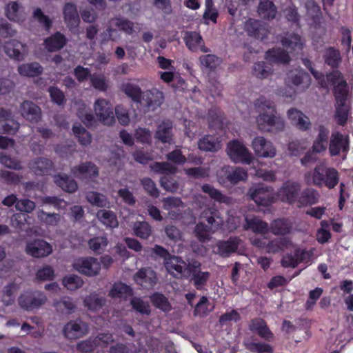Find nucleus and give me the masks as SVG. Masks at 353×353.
<instances>
[{
  "instance_id": "obj_42",
  "label": "nucleus",
  "mask_w": 353,
  "mask_h": 353,
  "mask_svg": "<svg viewBox=\"0 0 353 353\" xmlns=\"http://www.w3.org/2000/svg\"><path fill=\"white\" fill-rule=\"evenodd\" d=\"M202 190L208 194L211 199L219 203H223L227 205L232 204L233 201L231 198L223 194L219 190L215 189L209 184H205L201 187Z\"/></svg>"
},
{
  "instance_id": "obj_10",
  "label": "nucleus",
  "mask_w": 353,
  "mask_h": 353,
  "mask_svg": "<svg viewBox=\"0 0 353 353\" xmlns=\"http://www.w3.org/2000/svg\"><path fill=\"white\" fill-rule=\"evenodd\" d=\"M89 331L88 325L80 319L70 321L63 328V334L68 340H76L85 336Z\"/></svg>"
},
{
  "instance_id": "obj_46",
  "label": "nucleus",
  "mask_w": 353,
  "mask_h": 353,
  "mask_svg": "<svg viewBox=\"0 0 353 353\" xmlns=\"http://www.w3.org/2000/svg\"><path fill=\"white\" fill-rule=\"evenodd\" d=\"M132 294V290L130 286L125 283L119 282L115 283L109 291L108 296L113 299L125 298Z\"/></svg>"
},
{
  "instance_id": "obj_25",
  "label": "nucleus",
  "mask_w": 353,
  "mask_h": 353,
  "mask_svg": "<svg viewBox=\"0 0 353 353\" xmlns=\"http://www.w3.org/2000/svg\"><path fill=\"white\" fill-rule=\"evenodd\" d=\"M256 12L261 19L270 21L275 19L277 14V8L270 0H259Z\"/></svg>"
},
{
  "instance_id": "obj_9",
  "label": "nucleus",
  "mask_w": 353,
  "mask_h": 353,
  "mask_svg": "<svg viewBox=\"0 0 353 353\" xmlns=\"http://www.w3.org/2000/svg\"><path fill=\"white\" fill-rule=\"evenodd\" d=\"M72 267L80 274L90 277L98 275L101 271L100 261L92 256L76 259L72 263Z\"/></svg>"
},
{
  "instance_id": "obj_14",
  "label": "nucleus",
  "mask_w": 353,
  "mask_h": 353,
  "mask_svg": "<svg viewBox=\"0 0 353 353\" xmlns=\"http://www.w3.org/2000/svg\"><path fill=\"white\" fill-rule=\"evenodd\" d=\"M248 178L247 172L242 168H236L232 171L228 167L221 168L217 173L218 181L221 184H225L227 181L232 184L245 181Z\"/></svg>"
},
{
  "instance_id": "obj_43",
  "label": "nucleus",
  "mask_w": 353,
  "mask_h": 353,
  "mask_svg": "<svg viewBox=\"0 0 353 353\" xmlns=\"http://www.w3.org/2000/svg\"><path fill=\"white\" fill-rule=\"evenodd\" d=\"M245 230H251L256 233L263 234L268 230V225L256 217L245 218Z\"/></svg>"
},
{
  "instance_id": "obj_21",
  "label": "nucleus",
  "mask_w": 353,
  "mask_h": 353,
  "mask_svg": "<svg viewBox=\"0 0 353 353\" xmlns=\"http://www.w3.org/2000/svg\"><path fill=\"white\" fill-rule=\"evenodd\" d=\"M21 116L32 123H37L41 118V108L30 101H25L20 105Z\"/></svg>"
},
{
  "instance_id": "obj_3",
  "label": "nucleus",
  "mask_w": 353,
  "mask_h": 353,
  "mask_svg": "<svg viewBox=\"0 0 353 353\" xmlns=\"http://www.w3.org/2000/svg\"><path fill=\"white\" fill-rule=\"evenodd\" d=\"M223 219L219 212L214 208H205L199 216V223L196 225L194 233L200 241L209 239V233L214 232L222 226Z\"/></svg>"
},
{
  "instance_id": "obj_57",
  "label": "nucleus",
  "mask_w": 353,
  "mask_h": 353,
  "mask_svg": "<svg viewBox=\"0 0 353 353\" xmlns=\"http://www.w3.org/2000/svg\"><path fill=\"white\" fill-rule=\"evenodd\" d=\"M56 309L65 314H71L76 310V305L69 297H65L54 303Z\"/></svg>"
},
{
  "instance_id": "obj_62",
  "label": "nucleus",
  "mask_w": 353,
  "mask_h": 353,
  "mask_svg": "<svg viewBox=\"0 0 353 353\" xmlns=\"http://www.w3.org/2000/svg\"><path fill=\"white\" fill-rule=\"evenodd\" d=\"M130 305L137 312L143 314H149L150 312V305L143 301L141 299L134 297L130 301Z\"/></svg>"
},
{
  "instance_id": "obj_16",
  "label": "nucleus",
  "mask_w": 353,
  "mask_h": 353,
  "mask_svg": "<svg viewBox=\"0 0 353 353\" xmlns=\"http://www.w3.org/2000/svg\"><path fill=\"white\" fill-rule=\"evenodd\" d=\"M163 208L168 211V216L172 219H178L182 215V211L185 207V203L179 197L169 196L162 199Z\"/></svg>"
},
{
  "instance_id": "obj_50",
  "label": "nucleus",
  "mask_w": 353,
  "mask_h": 353,
  "mask_svg": "<svg viewBox=\"0 0 353 353\" xmlns=\"http://www.w3.org/2000/svg\"><path fill=\"white\" fill-rule=\"evenodd\" d=\"M18 287L14 283H9L3 288L1 295V301L5 306L12 305L15 301V292Z\"/></svg>"
},
{
  "instance_id": "obj_64",
  "label": "nucleus",
  "mask_w": 353,
  "mask_h": 353,
  "mask_svg": "<svg viewBox=\"0 0 353 353\" xmlns=\"http://www.w3.org/2000/svg\"><path fill=\"white\" fill-rule=\"evenodd\" d=\"M33 18L37 20L40 25L46 30H49L52 26L51 19L40 8H36L33 12Z\"/></svg>"
},
{
  "instance_id": "obj_28",
  "label": "nucleus",
  "mask_w": 353,
  "mask_h": 353,
  "mask_svg": "<svg viewBox=\"0 0 353 353\" xmlns=\"http://www.w3.org/2000/svg\"><path fill=\"white\" fill-rule=\"evenodd\" d=\"M318 134L314 141L312 150L316 153H321L327 149L329 130L323 125H320L317 128Z\"/></svg>"
},
{
  "instance_id": "obj_7",
  "label": "nucleus",
  "mask_w": 353,
  "mask_h": 353,
  "mask_svg": "<svg viewBox=\"0 0 353 353\" xmlns=\"http://www.w3.org/2000/svg\"><path fill=\"white\" fill-rule=\"evenodd\" d=\"M226 152L230 159L234 163L250 164L254 159L245 145L238 140L230 141L227 145Z\"/></svg>"
},
{
  "instance_id": "obj_49",
  "label": "nucleus",
  "mask_w": 353,
  "mask_h": 353,
  "mask_svg": "<svg viewBox=\"0 0 353 353\" xmlns=\"http://www.w3.org/2000/svg\"><path fill=\"white\" fill-rule=\"evenodd\" d=\"M39 220L47 226H56L61 221V215L57 213H48L43 210L37 212Z\"/></svg>"
},
{
  "instance_id": "obj_29",
  "label": "nucleus",
  "mask_w": 353,
  "mask_h": 353,
  "mask_svg": "<svg viewBox=\"0 0 353 353\" xmlns=\"http://www.w3.org/2000/svg\"><path fill=\"white\" fill-rule=\"evenodd\" d=\"M249 329L252 332H257L260 337L265 340L270 341L274 339L273 333L268 328L265 321L261 319L252 320L249 324Z\"/></svg>"
},
{
  "instance_id": "obj_48",
  "label": "nucleus",
  "mask_w": 353,
  "mask_h": 353,
  "mask_svg": "<svg viewBox=\"0 0 353 353\" xmlns=\"http://www.w3.org/2000/svg\"><path fill=\"white\" fill-rule=\"evenodd\" d=\"M200 268L193 269L190 273V278H192L194 285L196 289L199 290L205 285L209 279L210 273L208 272L199 271Z\"/></svg>"
},
{
  "instance_id": "obj_5",
  "label": "nucleus",
  "mask_w": 353,
  "mask_h": 353,
  "mask_svg": "<svg viewBox=\"0 0 353 353\" xmlns=\"http://www.w3.org/2000/svg\"><path fill=\"white\" fill-rule=\"evenodd\" d=\"M164 265L167 271L177 279H189L192 270L201 267V263L198 261L192 260L186 263L181 257L176 256L166 259Z\"/></svg>"
},
{
  "instance_id": "obj_6",
  "label": "nucleus",
  "mask_w": 353,
  "mask_h": 353,
  "mask_svg": "<svg viewBox=\"0 0 353 353\" xmlns=\"http://www.w3.org/2000/svg\"><path fill=\"white\" fill-rule=\"evenodd\" d=\"M150 167L152 172L163 174L160 179V184L164 190L170 192H176L179 188L178 183L170 175L176 172L175 165L168 162H155Z\"/></svg>"
},
{
  "instance_id": "obj_17",
  "label": "nucleus",
  "mask_w": 353,
  "mask_h": 353,
  "mask_svg": "<svg viewBox=\"0 0 353 353\" xmlns=\"http://www.w3.org/2000/svg\"><path fill=\"white\" fill-rule=\"evenodd\" d=\"M249 195L257 205H269L273 201L274 193L268 187L254 186L250 189Z\"/></svg>"
},
{
  "instance_id": "obj_38",
  "label": "nucleus",
  "mask_w": 353,
  "mask_h": 353,
  "mask_svg": "<svg viewBox=\"0 0 353 353\" xmlns=\"http://www.w3.org/2000/svg\"><path fill=\"white\" fill-rule=\"evenodd\" d=\"M283 46L290 52L300 51L302 49L303 43L301 37L296 34H288L286 37L282 38L281 41Z\"/></svg>"
},
{
  "instance_id": "obj_18",
  "label": "nucleus",
  "mask_w": 353,
  "mask_h": 353,
  "mask_svg": "<svg viewBox=\"0 0 353 353\" xmlns=\"http://www.w3.org/2000/svg\"><path fill=\"white\" fill-rule=\"evenodd\" d=\"M349 149V137L339 132H334L331 135L329 151L332 156H336L340 152H345Z\"/></svg>"
},
{
  "instance_id": "obj_45",
  "label": "nucleus",
  "mask_w": 353,
  "mask_h": 353,
  "mask_svg": "<svg viewBox=\"0 0 353 353\" xmlns=\"http://www.w3.org/2000/svg\"><path fill=\"white\" fill-rule=\"evenodd\" d=\"M54 181L58 186L65 192L72 193L77 190L76 181L69 179L66 175H57L54 176Z\"/></svg>"
},
{
  "instance_id": "obj_12",
  "label": "nucleus",
  "mask_w": 353,
  "mask_h": 353,
  "mask_svg": "<svg viewBox=\"0 0 353 353\" xmlns=\"http://www.w3.org/2000/svg\"><path fill=\"white\" fill-rule=\"evenodd\" d=\"M112 105L105 99H97L94 105V110L98 119L104 125H110L115 122Z\"/></svg>"
},
{
  "instance_id": "obj_8",
  "label": "nucleus",
  "mask_w": 353,
  "mask_h": 353,
  "mask_svg": "<svg viewBox=\"0 0 353 353\" xmlns=\"http://www.w3.org/2000/svg\"><path fill=\"white\" fill-rule=\"evenodd\" d=\"M47 301L46 295L39 291H26L18 298L19 306L26 310L31 311L42 306Z\"/></svg>"
},
{
  "instance_id": "obj_54",
  "label": "nucleus",
  "mask_w": 353,
  "mask_h": 353,
  "mask_svg": "<svg viewBox=\"0 0 353 353\" xmlns=\"http://www.w3.org/2000/svg\"><path fill=\"white\" fill-rule=\"evenodd\" d=\"M290 244H291V241L286 238L268 241L265 251L268 253H277Z\"/></svg>"
},
{
  "instance_id": "obj_58",
  "label": "nucleus",
  "mask_w": 353,
  "mask_h": 353,
  "mask_svg": "<svg viewBox=\"0 0 353 353\" xmlns=\"http://www.w3.org/2000/svg\"><path fill=\"white\" fill-rule=\"evenodd\" d=\"M151 301L155 307L163 312H169L171 310V305L168 299L161 294L156 293L152 295Z\"/></svg>"
},
{
  "instance_id": "obj_32",
  "label": "nucleus",
  "mask_w": 353,
  "mask_h": 353,
  "mask_svg": "<svg viewBox=\"0 0 353 353\" xmlns=\"http://www.w3.org/2000/svg\"><path fill=\"white\" fill-rule=\"evenodd\" d=\"M245 27L250 35L261 41L267 38L268 31L260 21L250 19L246 22Z\"/></svg>"
},
{
  "instance_id": "obj_13",
  "label": "nucleus",
  "mask_w": 353,
  "mask_h": 353,
  "mask_svg": "<svg viewBox=\"0 0 353 353\" xmlns=\"http://www.w3.org/2000/svg\"><path fill=\"white\" fill-rule=\"evenodd\" d=\"M52 245L43 239H34L26 243L25 252L34 258H43L52 252Z\"/></svg>"
},
{
  "instance_id": "obj_37",
  "label": "nucleus",
  "mask_w": 353,
  "mask_h": 353,
  "mask_svg": "<svg viewBox=\"0 0 353 353\" xmlns=\"http://www.w3.org/2000/svg\"><path fill=\"white\" fill-rule=\"evenodd\" d=\"M87 201L92 206L98 208H108L110 201L107 196L95 191H89L85 194Z\"/></svg>"
},
{
  "instance_id": "obj_60",
  "label": "nucleus",
  "mask_w": 353,
  "mask_h": 353,
  "mask_svg": "<svg viewBox=\"0 0 353 353\" xmlns=\"http://www.w3.org/2000/svg\"><path fill=\"white\" fill-rule=\"evenodd\" d=\"M330 224L326 221L321 222V228L317 230L316 240L320 243H325L329 241L331 234L329 230Z\"/></svg>"
},
{
  "instance_id": "obj_31",
  "label": "nucleus",
  "mask_w": 353,
  "mask_h": 353,
  "mask_svg": "<svg viewBox=\"0 0 353 353\" xmlns=\"http://www.w3.org/2000/svg\"><path fill=\"white\" fill-rule=\"evenodd\" d=\"M265 59L270 64H288L290 57L285 50L281 48L269 50L265 53Z\"/></svg>"
},
{
  "instance_id": "obj_20",
  "label": "nucleus",
  "mask_w": 353,
  "mask_h": 353,
  "mask_svg": "<svg viewBox=\"0 0 353 353\" xmlns=\"http://www.w3.org/2000/svg\"><path fill=\"white\" fill-rule=\"evenodd\" d=\"M135 282L144 288H151L157 283L156 273L150 268L140 269L134 276Z\"/></svg>"
},
{
  "instance_id": "obj_44",
  "label": "nucleus",
  "mask_w": 353,
  "mask_h": 353,
  "mask_svg": "<svg viewBox=\"0 0 353 353\" xmlns=\"http://www.w3.org/2000/svg\"><path fill=\"white\" fill-rule=\"evenodd\" d=\"M97 217L100 222L108 227L117 228L119 225L117 218L112 211L100 210L97 212Z\"/></svg>"
},
{
  "instance_id": "obj_1",
  "label": "nucleus",
  "mask_w": 353,
  "mask_h": 353,
  "mask_svg": "<svg viewBox=\"0 0 353 353\" xmlns=\"http://www.w3.org/2000/svg\"><path fill=\"white\" fill-rule=\"evenodd\" d=\"M310 69L311 72L321 87L334 86V92L336 101L335 119L339 125H345L349 111L348 106L345 103L347 94L346 81L338 70H333L330 73H327L325 76L323 72L318 71L316 68H310Z\"/></svg>"
},
{
  "instance_id": "obj_51",
  "label": "nucleus",
  "mask_w": 353,
  "mask_h": 353,
  "mask_svg": "<svg viewBox=\"0 0 353 353\" xmlns=\"http://www.w3.org/2000/svg\"><path fill=\"white\" fill-rule=\"evenodd\" d=\"M198 145L200 150L209 152H215L221 148L219 141L210 136H206L201 139Z\"/></svg>"
},
{
  "instance_id": "obj_40",
  "label": "nucleus",
  "mask_w": 353,
  "mask_h": 353,
  "mask_svg": "<svg viewBox=\"0 0 353 353\" xmlns=\"http://www.w3.org/2000/svg\"><path fill=\"white\" fill-rule=\"evenodd\" d=\"M239 243V240L236 238L230 239L225 241H220L217 243L218 252L221 256L227 257L237 250Z\"/></svg>"
},
{
  "instance_id": "obj_26",
  "label": "nucleus",
  "mask_w": 353,
  "mask_h": 353,
  "mask_svg": "<svg viewBox=\"0 0 353 353\" xmlns=\"http://www.w3.org/2000/svg\"><path fill=\"white\" fill-rule=\"evenodd\" d=\"M71 108L77 112L78 117L87 126H92L95 122L94 116L88 112L87 105L81 100L72 101Z\"/></svg>"
},
{
  "instance_id": "obj_11",
  "label": "nucleus",
  "mask_w": 353,
  "mask_h": 353,
  "mask_svg": "<svg viewBox=\"0 0 353 353\" xmlns=\"http://www.w3.org/2000/svg\"><path fill=\"white\" fill-rule=\"evenodd\" d=\"M251 147L258 157L273 158L276 154V150L273 143L261 136L253 139Z\"/></svg>"
},
{
  "instance_id": "obj_47",
  "label": "nucleus",
  "mask_w": 353,
  "mask_h": 353,
  "mask_svg": "<svg viewBox=\"0 0 353 353\" xmlns=\"http://www.w3.org/2000/svg\"><path fill=\"white\" fill-rule=\"evenodd\" d=\"M243 345L247 350L254 353H272L273 352V348L270 345L262 342L247 340L243 341Z\"/></svg>"
},
{
  "instance_id": "obj_24",
  "label": "nucleus",
  "mask_w": 353,
  "mask_h": 353,
  "mask_svg": "<svg viewBox=\"0 0 353 353\" xmlns=\"http://www.w3.org/2000/svg\"><path fill=\"white\" fill-rule=\"evenodd\" d=\"M64 21L70 30H75L79 24L80 19L77 12V7L72 3H66L63 9Z\"/></svg>"
},
{
  "instance_id": "obj_36",
  "label": "nucleus",
  "mask_w": 353,
  "mask_h": 353,
  "mask_svg": "<svg viewBox=\"0 0 353 353\" xmlns=\"http://www.w3.org/2000/svg\"><path fill=\"white\" fill-rule=\"evenodd\" d=\"M270 230L274 235H286L292 231V223L288 219H276L271 223Z\"/></svg>"
},
{
  "instance_id": "obj_23",
  "label": "nucleus",
  "mask_w": 353,
  "mask_h": 353,
  "mask_svg": "<svg viewBox=\"0 0 353 353\" xmlns=\"http://www.w3.org/2000/svg\"><path fill=\"white\" fill-rule=\"evenodd\" d=\"M287 114L291 123L299 130L306 131L311 128L310 119L300 110L296 108H290L288 110Z\"/></svg>"
},
{
  "instance_id": "obj_61",
  "label": "nucleus",
  "mask_w": 353,
  "mask_h": 353,
  "mask_svg": "<svg viewBox=\"0 0 353 353\" xmlns=\"http://www.w3.org/2000/svg\"><path fill=\"white\" fill-rule=\"evenodd\" d=\"M325 63L330 66H337L341 61L340 53L334 48H329L324 54Z\"/></svg>"
},
{
  "instance_id": "obj_53",
  "label": "nucleus",
  "mask_w": 353,
  "mask_h": 353,
  "mask_svg": "<svg viewBox=\"0 0 353 353\" xmlns=\"http://www.w3.org/2000/svg\"><path fill=\"white\" fill-rule=\"evenodd\" d=\"M72 132L82 145L86 146L91 143L90 134L81 124H74L72 127Z\"/></svg>"
},
{
  "instance_id": "obj_2",
  "label": "nucleus",
  "mask_w": 353,
  "mask_h": 353,
  "mask_svg": "<svg viewBox=\"0 0 353 353\" xmlns=\"http://www.w3.org/2000/svg\"><path fill=\"white\" fill-rule=\"evenodd\" d=\"M256 105L259 114L256 119L257 128L262 132L277 133L284 130L285 121L277 114L272 101L259 99Z\"/></svg>"
},
{
  "instance_id": "obj_19",
  "label": "nucleus",
  "mask_w": 353,
  "mask_h": 353,
  "mask_svg": "<svg viewBox=\"0 0 353 353\" xmlns=\"http://www.w3.org/2000/svg\"><path fill=\"white\" fill-rule=\"evenodd\" d=\"M71 172L79 179H89L98 176L99 169L93 163L85 162L73 167Z\"/></svg>"
},
{
  "instance_id": "obj_52",
  "label": "nucleus",
  "mask_w": 353,
  "mask_h": 353,
  "mask_svg": "<svg viewBox=\"0 0 353 353\" xmlns=\"http://www.w3.org/2000/svg\"><path fill=\"white\" fill-rule=\"evenodd\" d=\"M134 234L139 238L148 239L152 233V228L148 223L145 221H137L134 223Z\"/></svg>"
},
{
  "instance_id": "obj_34",
  "label": "nucleus",
  "mask_w": 353,
  "mask_h": 353,
  "mask_svg": "<svg viewBox=\"0 0 353 353\" xmlns=\"http://www.w3.org/2000/svg\"><path fill=\"white\" fill-rule=\"evenodd\" d=\"M67 43L65 37L59 32H56L44 41L46 48L50 52H54L63 48Z\"/></svg>"
},
{
  "instance_id": "obj_27",
  "label": "nucleus",
  "mask_w": 353,
  "mask_h": 353,
  "mask_svg": "<svg viewBox=\"0 0 353 353\" xmlns=\"http://www.w3.org/2000/svg\"><path fill=\"white\" fill-rule=\"evenodd\" d=\"M309 83L308 74L300 70L299 68H295L290 70L286 74L285 78V83L287 85H292V86H298L301 83Z\"/></svg>"
},
{
  "instance_id": "obj_15",
  "label": "nucleus",
  "mask_w": 353,
  "mask_h": 353,
  "mask_svg": "<svg viewBox=\"0 0 353 353\" xmlns=\"http://www.w3.org/2000/svg\"><path fill=\"white\" fill-rule=\"evenodd\" d=\"M301 185L299 183L288 181L283 183L278 192V196L282 201L294 203L299 194Z\"/></svg>"
},
{
  "instance_id": "obj_56",
  "label": "nucleus",
  "mask_w": 353,
  "mask_h": 353,
  "mask_svg": "<svg viewBox=\"0 0 353 353\" xmlns=\"http://www.w3.org/2000/svg\"><path fill=\"white\" fill-rule=\"evenodd\" d=\"M319 199V192L314 189L308 188L302 192L299 202L301 204L313 205L318 202Z\"/></svg>"
},
{
  "instance_id": "obj_55",
  "label": "nucleus",
  "mask_w": 353,
  "mask_h": 353,
  "mask_svg": "<svg viewBox=\"0 0 353 353\" xmlns=\"http://www.w3.org/2000/svg\"><path fill=\"white\" fill-rule=\"evenodd\" d=\"M123 91L130 97L134 101L141 103L143 93L138 85L126 83L122 86Z\"/></svg>"
},
{
  "instance_id": "obj_41",
  "label": "nucleus",
  "mask_w": 353,
  "mask_h": 353,
  "mask_svg": "<svg viewBox=\"0 0 353 353\" xmlns=\"http://www.w3.org/2000/svg\"><path fill=\"white\" fill-rule=\"evenodd\" d=\"M6 16L10 21L20 22L23 21L21 6L17 1H11L5 7Z\"/></svg>"
},
{
  "instance_id": "obj_4",
  "label": "nucleus",
  "mask_w": 353,
  "mask_h": 353,
  "mask_svg": "<svg viewBox=\"0 0 353 353\" xmlns=\"http://www.w3.org/2000/svg\"><path fill=\"white\" fill-rule=\"evenodd\" d=\"M327 174L330 178V181H326V187L330 189L334 188L339 183V172L334 168L327 166L325 163H321L313 170L307 172L304 174L305 182L307 185L322 187L324 185L323 174Z\"/></svg>"
},
{
  "instance_id": "obj_35",
  "label": "nucleus",
  "mask_w": 353,
  "mask_h": 353,
  "mask_svg": "<svg viewBox=\"0 0 353 353\" xmlns=\"http://www.w3.org/2000/svg\"><path fill=\"white\" fill-rule=\"evenodd\" d=\"M29 166L35 174L44 175L51 170L52 163L48 159L38 158L31 161Z\"/></svg>"
},
{
  "instance_id": "obj_39",
  "label": "nucleus",
  "mask_w": 353,
  "mask_h": 353,
  "mask_svg": "<svg viewBox=\"0 0 353 353\" xmlns=\"http://www.w3.org/2000/svg\"><path fill=\"white\" fill-rule=\"evenodd\" d=\"M105 298L99 296L94 293L87 296L83 300L84 306L93 312L99 310L105 305Z\"/></svg>"
},
{
  "instance_id": "obj_33",
  "label": "nucleus",
  "mask_w": 353,
  "mask_h": 353,
  "mask_svg": "<svg viewBox=\"0 0 353 353\" xmlns=\"http://www.w3.org/2000/svg\"><path fill=\"white\" fill-rule=\"evenodd\" d=\"M172 137V122L169 120L163 121L158 125L155 138L162 143H171Z\"/></svg>"
},
{
  "instance_id": "obj_59",
  "label": "nucleus",
  "mask_w": 353,
  "mask_h": 353,
  "mask_svg": "<svg viewBox=\"0 0 353 353\" xmlns=\"http://www.w3.org/2000/svg\"><path fill=\"white\" fill-rule=\"evenodd\" d=\"M63 284L69 290H75L83 284V279L77 275H69L63 280Z\"/></svg>"
},
{
  "instance_id": "obj_63",
  "label": "nucleus",
  "mask_w": 353,
  "mask_h": 353,
  "mask_svg": "<svg viewBox=\"0 0 353 353\" xmlns=\"http://www.w3.org/2000/svg\"><path fill=\"white\" fill-rule=\"evenodd\" d=\"M90 248L97 253H101L108 244V240L104 236H98L90 239L88 242Z\"/></svg>"
},
{
  "instance_id": "obj_30",
  "label": "nucleus",
  "mask_w": 353,
  "mask_h": 353,
  "mask_svg": "<svg viewBox=\"0 0 353 353\" xmlns=\"http://www.w3.org/2000/svg\"><path fill=\"white\" fill-rule=\"evenodd\" d=\"M5 52L15 60H22L26 53V46L18 41L12 40L6 42L4 46Z\"/></svg>"
},
{
  "instance_id": "obj_22",
  "label": "nucleus",
  "mask_w": 353,
  "mask_h": 353,
  "mask_svg": "<svg viewBox=\"0 0 353 353\" xmlns=\"http://www.w3.org/2000/svg\"><path fill=\"white\" fill-rule=\"evenodd\" d=\"M163 100V92L157 89H152L143 92L141 103L143 102L149 110H154L161 106Z\"/></svg>"
}]
</instances>
